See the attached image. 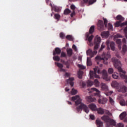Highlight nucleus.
<instances>
[{
    "mask_svg": "<svg viewBox=\"0 0 127 127\" xmlns=\"http://www.w3.org/2000/svg\"><path fill=\"white\" fill-rule=\"evenodd\" d=\"M97 74H102V78L103 80L106 81L107 82L111 81V76H109L107 70L104 69L102 72H101V69L99 67L97 66L94 68V71H90L89 73L90 79H94V78H97L100 79V76Z\"/></svg>",
    "mask_w": 127,
    "mask_h": 127,
    "instance_id": "1",
    "label": "nucleus"
},
{
    "mask_svg": "<svg viewBox=\"0 0 127 127\" xmlns=\"http://www.w3.org/2000/svg\"><path fill=\"white\" fill-rule=\"evenodd\" d=\"M70 101L75 102V106H79V105H80L76 108L78 112H80V111H81L82 109H83L84 112H86V114H88V113H89V108L86 105L82 103V99L81 98L80 96L76 95L71 97V98H70Z\"/></svg>",
    "mask_w": 127,
    "mask_h": 127,
    "instance_id": "2",
    "label": "nucleus"
},
{
    "mask_svg": "<svg viewBox=\"0 0 127 127\" xmlns=\"http://www.w3.org/2000/svg\"><path fill=\"white\" fill-rule=\"evenodd\" d=\"M112 61L113 63L114 67L118 69L119 72H120V77L123 80H125V83H127V76L126 75V72L122 68V63L120 60H117L116 58H113L112 59Z\"/></svg>",
    "mask_w": 127,
    "mask_h": 127,
    "instance_id": "3",
    "label": "nucleus"
},
{
    "mask_svg": "<svg viewBox=\"0 0 127 127\" xmlns=\"http://www.w3.org/2000/svg\"><path fill=\"white\" fill-rule=\"evenodd\" d=\"M101 42V37L96 36L95 37V40H94V51L92 52L91 49H89L87 51L86 54L87 55H88L89 56H90L91 58L94 57V55H96L97 53V50L99 48V46L100 45V43Z\"/></svg>",
    "mask_w": 127,
    "mask_h": 127,
    "instance_id": "4",
    "label": "nucleus"
},
{
    "mask_svg": "<svg viewBox=\"0 0 127 127\" xmlns=\"http://www.w3.org/2000/svg\"><path fill=\"white\" fill-rule=\"evenodd\" d=\"M111 58V54L109 52L107 53L103 52L102 55V58L100 56H98L95 58L96 61H103V63L105 65H108V60Z\"/></svg>",
    "mask_w": 127,
    "mask_h": 127,
    "instance_id": "5",
    "label": "nucleus"
},
{
    "mask_svg": "<svg viewBox=\"0 0 127 127\" xmlns=\"http://www.w3.org/2000/svg\"><path fill=\"white\" fill-rule=\"evenodd\" d=\"M87 90H88V93L89 94H92V93H93L94 92V91L95 92H96V93H94L93 96L98 97V98L101 97V91H100V90H99L98 89H97L96 88H92L90 89H88Z\"/></svg>",
    "mask_w": 127,
    "mask_h": 127,
    "instance_id": "6",
    "label": "nucleus"
},
{
    "mask_svg": "<svg viewBox=\"0 0 127 127\" xmlns=\"http://www.w3.org/2000/svg\"><path fill=\"white\" fill-rule=\"evenodd\" d=\"M96 111L99 115H104V114H106V115H108V116H112V114L110 113V111L107 110H104L102 108H97Z\"/></svg>",
    "mask_w": 127,
    "mask_h": 127,
    "instance_id": "7",
    "label": "nucleus"
},
{
    "mask_svg": "<svg viewBox=\"0 0 127 127\" xmlns=\"http://www.w3.org/2000/svg\"><path fill=\"white\" fill-rule=\"evenodd\" d=\"M109 44L113 51H115V50H116V48L115 47V43H114L113 42H110V41H107L106 42V45L108 46L107 47L108 50H110V47H109Z\"/></svg>",
    "mask_w": 127,
    "mask_h": 127,
    "instance_id": "8",
    "label": "nucleus"
},
{
    "mask_svg": "<svg viewBox=\"0 0 127 127\" xmlns=\"http://www.w3.org/2000/svg\"><path fill=\"white\" fill-rule=\"evenodd\" d=\"M90 33H86V38L88 40V41H89V42L90 43V46H93V44L91 43V42H92V40H93V38H94V35H91L90 36Z\"/></svg>",
    "mask_w": 127,
    "mask_h": 127,
    "instance_id": "9",
    "label": "nucleus"
},
{
    "mask_svg": "<svg viewBox=\"0 0 127 127\" xmlns=\"http://www.w3.org/2000/svg\"><path fill=\"white\" fill-rule=\"evenodd\" d=\"M103 19L105 27L108 28L109 30H113V25L110 23H108L107 25V23H108V20L105 18Z\"/></svg>",
    "mask_w": 127,
    "mask_h": 127,
    "instance_id": "10",
    "label": "nucleus"
},
{
    "mask_svg": "<svg viewBox=\"0 0 127 127\" xmlns=\"http://www.w3.org/2000/svg\"><path fill=\"white\" fill-rule=\"evenodd\" d=\"M97 25H98L99 30L102 31L105 29V27L104 26V23H103V21L102 20H99L98 21Z\"/></svg>",
    "mask_w": 127,
    "mask_h": 127,
    "instance_id": "11",
    "label": "nucleus"
},
{
    "mask_svg": "<svg viewBox=\"0 0 127 127\" xmlns=\"http://www.w3.org/2000/svg\"><path fill=\"white\" fill-rule=\"evenodd\" d=\"M101 90L106 92L109 91V87L106 83H101L100 84Z\"/></svg>",
    "mask_w": 127,
    "mask_h": 127,
    "instance_id": "12",
    "label": "nucleus"
},
{
    "mask_svg": "<svg viewBox=\"0 0 127 127\" xmlns=\"http://www.w3.org/2000/svg\"><path fill=\"white\" fill-rule=\"evenodd\" d=\"M127 87L125 85H123L118 88V92H121V93H126V92H127Z\"/></svg>",
    "mask_w": 127,
    "mask_h": 127,
    "instance_id": "13",
    "label": "nucleus"
},
{
    "mask_svg": "<svg viewBox=\"0 0 127 127\" xmlns=\"http://www.w3.org/2000/svg\"><path fill=\"white\" fill-rule=\"evenodd\" d=\"M86 100L88 102V103H92L93 102H96L97 101V99L96 98H93L92 96H87L86 97Z\"/></svg>",
    "mask_w": 127,
    "mask_h": 127,
    "instance_id": "14",
    "label": "nucleus"
},
{
    "mask_svg": "<svg viewBox=\"0 0 127 127\" xmlns=\"http://www.w3.org/2000/svg\"><path fill=\"white\" fill-rule=\"evenodd\" d=\"M89 109H90V110H91V111H97V106L96 105V104H94V103H92L91 104H90L88 106Z\"/></svg>",
    "mask_w": 127,
    "mask_h": 127,
    "instance_id": "15",
    "label": "nucleus"
},
{
    "mask_svg": "<svg viewBox=\"0 0 127 127\" xmlns=\"http://www.w3.org/2000/svg\"><path fill=\"white\" fill-rule=\"evenodd\" d=\"M55 64L60 68V70L61 72H65V69L62 68H63V64L59 63H55Z\"/></svg>",
    "mask_w": 127,
    "mask_h": 127,
    "instance_id": "16",
    "label": "nucleus"
},
{
    "mask_svg": "<svg viewBox=\"0 0 127 127\" xmlns=\"http://www.w3.org/2000/svg\"><path fill=\"white\" fill-rule=\"evenodd\" d=\"M73 81H74V78L70 77L68 79V80H66V82L67 84H69L71 87H73L74 86V82Z\"/></svg>",
    "mask_w": 127,
    "mask_h": 127,
    "instance_id": "17",
    "label": "nucleus"
},
{
    "mask_svg": "<svg viewBox=\"0 0 127 127\" xmlns=\"http://www.w3.org/2000/svg\"><path fill=\"white\" fill-rule=\"evenodd\" d=\"M61 53V50L59 48H56L55 49V51L53 52V55H56V54L59 55Z\"/></svg>",
    "mask_w": 127,
    "mask_h": 127,
    "instance_id": "18",
    "label": "nucleus"
},
{
    "mask_svg": "<svg viewBox=\"0 0 127 127\" xmlns=\"http://www.w3.org/2000/svg\"><path fill=\"white\" fill-rule=\"evenodd\" d=\"M127 52V45H124L122 47V53L123 55H125L126 54V52Z\"/></svg>",
    "mask_w": 127,
    "mask_h": 127,
    "instance_id": "19",
    "label": "nucleus"
},
{
    "mask_svg": "<svg viewBox=\"0 0 127 127\" xmlns=\"http://www.w3.org/2000/svg\"><path fill=\"white\" fill-rule=\"evenodd\" d=\"M107 102H108V100L106 98H103L102 100L101 99H99L98 100V103L99 104H106Z\"/></svg>",
    "mask_w": 127,
    "mask_h": 127,
    "instance_id": "20",
    "label": "nucleus"
},
{
    "mask_svg": "<svg viewBox=\"0 0 127 127\" xmlns=\"http://www.w3.org/2000/svg\"><path fill=\"white\" fill-rule=\"evenodd\" d=\"M101 119L102 121H104V122H106V123H109V121L110 120V119L109 118V116H107L106 115L102 117Z\"/></svg>",
    "mask_w": 127,
    "mask_h": 127,
    "instance_id": "21",
    "label": "nucleus"
},
{
    "mask_svg": "<svg viewBox=\"0 0 127 127\" xmlns=\"http://www.w3.org/2000/svg\"><path fill=\"white\" fill-rule=\"evenodd\" d=\"M111 86L113 88H117V90L118 88H119V83H118L117 81H113L112 83H111Z\"/></svg>",
    "mask_w": 127,
    "mask_h": 127,
    "instance_id": "22",
    "label": "nucleus"
},
{
    "mask_svg": "<svg viewBox=\"0 0 127 127\" xmlns=\"http://www.w3.org/2000/svg\"><path fill=\"white\" fill-rule=\"evenodd\" d=\"M116 43L118 45V48L120 50L122 49V40L121 39H117Z\"/></svg>",
    "mask_w": 127,
    "mask_h": 127,
    "instance_id": "23",
    "label": "nucleus"
},
{
    "mask_svg": "<svg viewBox=\"0 0 127 127\" xmlns=\"http://www.w3.org/2000/svg\"><path fill=\"white\" fill-rule=\"evenodd\" d=\"M96 125L98 126V127H103V122L101 121V120L97 119L96 121Z\"/></svg>",
    "mask_w": 127,
    "mask_h": 127,
    "instance_id": "24",
    "label": "nucleus"
},
{
    "mask_svg": "<svg viewBox=\"0 0 127 127\" xmlns=\"http://www.w3.org/2000/svg\"><path fill=\"white\" fill-rule=\"evenodd\" d=\"M110 35V33H109V31H106V32H103L101 33V36L102 37H108Z\"/></svg>",
    "mask_w": 127,
    "mask_h": 127,
    "instance_id": "25",
    "label": "nucleus"
},
{
    "mask_svg": "<svg viewBox=\"0 0 127 127\" xmlns=\"http://www.w3.org/2000/svg\"><path fill=\"white\" fill-rule=\"evenodd\" d=\"M83 1L85 3L88 2L89 4H93L94 2L97 1V0H83Z\"/></svg>",
    "mask_w": 127,
    "mask_h": 127,
    "instance_id": "26",
    "label": "nucleus"
},
{
    "mask_svg": "<svg viewBox=\"0 0 127 127\" xmlns=\"http://www.w3.org/2000/svg\"><path fill=\"white\" fill-rule=\"evenodd\" d=\"M93 85H94L95 87H100V81H99L98 79H95L93 82Z\"/></svg>",
    "mask_w": 127,
    "mask_h": 127,
    "instance_id": "27",
    "label": "nucleus"
},
{
    "mask_svg": "<svg viewBox=\"0 0 127 127\" xmlns=\"http://www.w3.org/2000/svg\"><path fill=\"white\" fill-rule=\"evenodd\" d=\"M126 117H127V112H126L122 113L120 116L121 120H124Z\"/></svg>",
    "mask_w": 127,
    "mask_h": 127,
    "instance_id": "28",
    "label": "nucleus"
},
{
    "mask_svg": "<svg viewBox=\"0 0 127 127\" xmlns=\"http://www.w3.org/2000/svg\"><path fill=\"white\" fill-rule=\"evenodd\" d=\"M116 19H117V20H120L119 21H124V20H125V18L124 17H123V16H122V15H118L117 17H116Z\"/></svg>",
    "mask_w": 127,
    "mask_h": 127,
    "instance_id": "29",
    "label": "nucleus"
},
{
    "mask_svg": "<svg viewBox=\"0 0 127 127\" xmlns=\"http://www.w3.org/2000/svg\"><path fill=\"white\" fill-rule=\"evenodd\" d=\"M108 123H109V124H110V125H112V126H115V127L116 126H117V123H116V121L113 119H109V121H108Z\"/></svg>",
    "mask_w": 127,
    "mask_h": 127,
    "instance_id": "30",
    "label": "nucleus"
},
{
    "mask_svg": "<svg viewBox=\"0 0 127 127\" xmlns=\"http://www.w3.org/2000/svg\"><path fill=\"white\" fill-rule=\"evenodd\" d=\"M94 31H95V26L92 25L90 27L89 29V34H92V33H94Z\"/></svg>",
    "mask_w": 127,
    "mask_h": 127,
    "instance_id": "31",
    "label": "nucleus"
},
{
    "mask_svg": "<svg viewBox=\"0 0 127 127\" xmlns=\"http://www.w3.org/2000/svg\"><path fill=\"white\" fill-rule=\"evenodd\" d=\"M112 77L113 79H119V73L114 72L112 75Z\"/></svg>",
    "mask_w": 127,
    "mask_h": 127,
    "instance_id": "32",
    "label": "nucleus"
},
{
    "mask_svg": "<svg viewBox=\"0 0 127 127\" xmlns=\"http://www.w3.org/2000/svg\"><path fill=\"white\" fill-rule=\"evenodd\" d=\"M86 84L87 87H92L94 85V82L91 80H88Z\"/></svg>",
    "mask_w": 127,
    "mask_h": 127,
    "instance_id": "33",
    "label": "nucleus"
},
{
    "mask_svg": "<svg viewBox=\"0 0 127 127\" xmlns=\"http://www.w3.org/2000/svg\"><path fill=\"white\" fill-rule=\"evenodd\" d=\"M87 66H91L92 65V61L90 58L87 57Z\"/></svg>",
    "mask_w": 127,
    "mask_h": 127,
    "instance_id": "34",
    "label": "nucleus"
},
{
    "mask_svg": "<svg viewBox=\"0 0 127 127\" xmlns=\"http://www.w3.org/2000/svg\"><path fill=\"white\" fill-rule=\"evenodd\" d=\"M108 73L109 74H113L114 73V68L113 67H110L108 69Z\"/></svg>",
    "mask_w": 127,
    "mask_h": 127,
    "instance_id": "35",
    "label": "nucleus"
},
{
    "mask_svg": "<svg viewBox=\"0 0 127 127\" xmlns=\"http://www.w3.org/2000/svg\"><path fill=\"white\" fill-rule=\"evenodd\" d=\"M72 52L73 50H72V49H69L67 50V53L68 56H71V55H72Z\"/></svg>",
    "mask_w": 127,
    "mask_h": 127,
    "instance_id": "36",
    "label": "nucleus"
},
{
    "mask_svg": "<svg viewBox=\"0 0 127 127\" xmlns=\"http://www.w3.org/2000/svg\"><path fill=\"white\" fill-rule=\"evenodd\" d=\"M66 39H68V40H70V41H72V40H73L74 38L72 36L70 35H68L66 36Z\"/></svg>",
    "mask_w": 127,
    "mask_h": 127,
    "instance_id": "37",
    "label": "nucleus"
},
{
    "mask_svg": "<svg viewBox=\"0 0 127 127\" xmlns=\"http://www.w3.org/2000/svg\"><path fill=\"white\" fill-rule=\"evenodd\" d=\"M78 76L79 79H82V76H83V71L79 70L78 72Z\"/></svg>",
    "mask_w": 127,
    "mask_h": 127,
    "instance_id": "38",
    "label": "nucleus"
},
{
    "mask_svg": "<svg viewBox=\"0 0 127 127\" xmlns=\"http://www.w3.org/2000/svg\"><path fill=\"white\" fill-rule=\"evenodd\" d=\"M123 36L120 34H117L114 36V39H117V38H122Z\"/></svg>",
    "mask_w": 127,
    "mask_h": 127,
    "instance_id": "39",
    "label": "nucleus"
},
{
    "mask_svg": "<svg viewBox=\"0 0 127 127\" xmlns=\"http://www.w3.org/2000/svg\"><path fill=\"white\" fill-rule=\"evenodd\" d=\"M77 93V90H75L74 88H73L71 90L70 94L71 95H76Z\"/></svg>",
    "mask_w": 127,
    "mask_h": 127,
    "instance_id": "40",
    "label": "nucleus"
},
{
    "mask_svg": "<svg viewBox=\"0 0 127 127\" xmlns=\"http://www.w3.org/2000/svg\"><path fill=\"white\" fill-rule=\"evenodd\" d=\"M54 8L55 11H57L58 12V11H60V10H61V8H60L57 6H54Z\"/></svg>",
    "mask_w": 127,
    "mask_h": 127,
    "instance_id": "41",
    "label": "nucleus"
},
{
    "mask_svg": "<svg viewBox=\"0 0 127 127\" xmlns=\"http://www.w3.org/2000/svg\"><path fill=\"white\" fill-rule=\"evenodd\" d=\"M120 103L121 106H126V105H127V103H126V101L124 100H121Z\"/></svg>",
    "mask_w": 127,
    "mask_h": 127,
    "instance_id": "42",
    "label": "nucleus"
},
{
    "mask_svg": "<svg viewBox=\"0 0 127 127\" xmlns=\"http://www.w3.org/2000/svg\"><path fill=\"white\" fill-rule=\"evenodd\" d=\"M53 60L55 61H58L59 62L60 61V58H59L58 56H56L53 57Z\"/></svg>",
    "mask_w": 127,
    "mask_h": 127,
    "instance_id": "43",
    "label": "nucleus"
},
{
    "mask_svg": "<svg viewBox=\"0 0 127 127\" xmlns=\"http://www.w3.org/2000/svg\"><path fill=\"white\" fill-rule=\"evenodd\" d=\"M70 12H71V10H70V9H66L64 11V14H69V13H70Z\"/></svg>",
    "mask_w": 127,
    "mask_h": 127,
    "instance_id": "44",
    "label": "nucleus"
},
{
    "mask_svg": "<svg viewBox=\"0 0 127 127\" xmlns=\"http://www.w3.org/2000/svg\"><path fill=\"white\" fill-rule=\"evenodd\" d=\"M77 67H79V68L80 69H86V66L82 65V64H78L77 65Z\"/></svg>",
    "mask_w": 127,
    "mask_h": 127,
    "instance_id": "45",
    "label": "nucleus"
},
{
    "mask_svg": "<svg viewBox=\"0 0 127 127\" xmlns=\"http://www.w3.org/2000/svg\"><path fill=\"white\" fill-rule=\"evenodd\" d=\"M55 17L56 19L59 20V19H60V15H59V14H55Z\"/></svg>",
    "mask_w": 127,
    "mask_h": 127,
    "instance_id": "46",
    "label": "nucleus"
},
{
    "mask_svg": "<svg viewBox=\"0 0 127 127\" xmlns=\"http://www.w3.org/2000/svg\"><path fill=\"white\" fill-rule=\"evenodd\" d=\"M113 93H114L113 91H110L108 92V93H105V95L106 96H111V95H112L113 94Z\"/></svg>",
    "mask_w": 127,
    "mask_h": 127,
    "instance_id": "47",
    "label": "nucleus"
},
{
    "mask_svg": "<svg viewBox=\"0 0 127 127\" xmlns=\"http://www.w3.org/2000/svg\"><path fill=\"white\" fill-rule=\"evenodd\" d=\"M124 124L122 123H119L116 125V127H124Z\"/></svg>",
    "mask_w": 127,
    "mask_h": 127,
    "instance_id": "48",
    "label": "nucleus"
},
{
    "mask_svg": "<svg viewBox=\"0 0 127 127\" xmlns=\"http://www.w3.org/2000/svg\"><path fill=\"white\" fill-rule=\"evenodd\" d=\"M109 102L111 103V104H114L115 103V101H114V99L112 98L111 97H109Z\"/></svg>",
    "mask_w": 127,
    "mask_h": 127,
    "instance_id": "49",
    "label": "nucleus"
},
{
    "mask_svg": "<svg viewBox=\"0 0 127 127\" xmlns=\"http://www.w3.org/2000/svg\"><path fill=\"white\" fill-rule=\"evenodd\" d=\"M105 47L106 46H105V44L103 43L101 45V47L100 49V51H102V50H103Z\"/></svg>",
    "mask_w": 127,
    "mask_h": 127,
    "instance_id": "50",
    "label": "nucleus"
},
{
    "mask_svg": "<svg viewBox=\"0 0 127 127\" xmlns=\"http://www.w3.org/2000/svg\"><path fill=\"white\" fill-rule=\"evenodd\" d=\"M70 8L71 9H72L73 11H74V10H75L76 9V6H75L74 5L72 4L70 5Z\"/></svg>",
    "mask_w": 127,
    "mask_h": 127,
    "instance_id": "51",
    "label": "nucleus"
},
{
    "mask_svg": "<svg viewBox=\"0 0 127 127\" xmlns=\"http://www.w3.org/2000/svg\"><path fill=\"white\" fill-rule=\"evenodd\" d=\"M60 36L61 38H64V34L63 33H61L60 34Z\"/></svg>",
    "mask_w": 127,
    "mask_h": 127,
    "instance_id": "52",
    "label": "nucleus"
},
{
    "mask_svg": "<svg viewBox=\"0 0 127 127\" xmlns=\"http://www.w3.org/2000/svg\"><path fill=\"white\" fill-rule=\"evenodd\" d=\"M61 56V57H66V54L65 53H62Z\"/></svg>",
    "mask_w": 127,
    "mask_h": 127,
    "instance_id": "53",
    "label": "nucleus"
},
{
    "mask_svg": "<svg viewBox=\"0 0 127 127\" xmlns=\"http://www.w3.org/2000/svg\"><path fill=\"white\" fill-rule=\"evenodd\" d=\"M72 48L75 50V51H77V47L75 45H73Z\"/></svg>",
    "mask_w": 127,
    "mask_h": 127,
    "instance_id": "54",
    "label": "nucleus"
},
{
    "mask_svg": "<svg viewBox=\"0 0 127 127\" xmlns=\"http://www.w3.org/2000/svg\"><path fill=\"white\" fill-rule=\"evenodd\" d=\"M90 118L91 120H94L95 119V116H94L93 115H90Z\"/></svg>",
    "mask_w": 127,
    "mask_h": 127,
    "instance_id": "55",
    "label": "nucleus"
},
{
    "mask_svg": "<svg viewBox=\"0 0 127 127\" xmlns=\"http://www.w3.org/2000/svg\"><path fill=\"white\" fill-rule=\"evenodd\" d=\"M122 41L125 44H127V39L126 38H123Z\"/></svg>",
    "mask_w": 127,
    "mask_h": 127,
    "instance_id": "56",
    "label": "nucleus"
},
{
    "mask_svg": "<svg viewBox=\"0 0 127 127\" xmlns=\"http://www.w3.org/2000/svg\"><path fill=\"white\" fill-rule=\"evenodd\" d=\"M74 15H75V11H73V12L71 13L70 16H71V17H72V16H74Z\"/></svg>",
    "mask_w": 127,
    "mask_h": 127,
    "instance_id": "57",
    "label": "nucleus"
},
{
    "mask_svg": "<svg viewBox=\"0 0 127 127\" xmlns=\"http://www.w3.org/2000/svg\"><path fill=\"white\" fill-rule=\"evenodd\" d=\"M82 85L83 87H85V86H86V83H85L84 82H82Z\"/></svg>",
    "mask_w": 127,
    "mask_h": 127,
    "instance_id": "58",
    "label": "nucleus"
},
{
    "mask_svg": "<svg viewBox=\"0 0 127 127\" xmlns=\"http://www.w3.org/2000/svg\"><path fill=\"white\" fill-rule=\"evenodd\" d=\"M70 74H69L68 73H65V76L66 77H69Z\"/></svg>",
    "mask_w": 127,
    "mask_h": 127,
    "instance_id": "59",
    "label": "nucleus"
},
{
    "mask_svg": "<svg viewBox=\"0 0 127 127\" xmlns=\"http://www.w3.org/2000/svg\"><path fill=\"white\" fill-rule=\"evenodd\" d=\"M116 57H117L118 58H121V56H120V55H119V54H116Z\"/></svg>",
    "mask_w": 127,
    "mask_h": 127,
    "instance_id": "60",
    "label": "nucleus"
},
{
    "mask_svg": "<svg viewBox=\"0 0 127 127\" xmlns=\"http://www.w3.org/2000/svg\"><path fill=\"white\" fill-rule=\"evenodd\" d=\"M69 89H68V88H66L65 89V91H66V92H68V91H69Z\"/></svg>",
    "mask_w": 127,
    "mask_h": 127,
    "instance_id": "61",
    "label": "nucleus"
},
{
    "mask_svg": "<svg viewBox=\"0 0 127 127\" xmlns=\"http://www.w3.org/2000/svg\"><path fill=\"white\" fill-rule=\"evenodd\" d=\"M125 32H127V26L124 29Z\"/></svg>",
    "mask_w": 127,
    "mask_h": 127,
    "instance_id": "62",
    "label": "nucleus"
},
{
    "mask_svg": "<svg viewBox=\"0 0 127 127\" xmlns=\"http://www.w3.org/2000/svg\"><path fill=\"white\" fill-rule=\"evenodd\" d=\"M67 102L68 105H72V103L71 102H69V101H67Z\"/></svg>",
    "mask_w": 127,
    "mask_h": 127,
    "instance_id": "63",
    "label": "nucleus"
},
{
    "mask_svg": "<svg viewBox=\"0 0 127 127\" xmlns=\"http://www.w3.org/2000/svg\"><path fill=\"white\" fill-rule=\"evenodd\" d=\"M100 67H103V64H100Z\"/></svg>",
    "mask_w": 127,
    "mask_h": 127,
    "instance_id": "64",
    "label": "nucleus"
}]
</instances>
